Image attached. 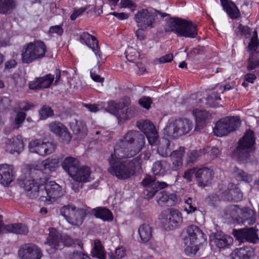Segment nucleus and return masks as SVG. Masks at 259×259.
<instances>
[{
    "instance_id": "1",
    "label": "nucleus",
    "mask_w": 259,
    "mask_h": 259,
    "mask_svg": "<svg viewBox=\"0 0 259 259\" xmlns=\"http://www.w3.org/2000/svg\"><path fill=\"white\" fill-rule=\"evenodd\" d=\"M124 143L119 146H115L114 153L108 158L110 165L108 171L119 180H126L134 176L136 172L142 171V161L137 157L132 160H123V158H131L135 155V152L125 151Z\"/></svg>"
},
{
    "instance_id": "2",
    "label": "nucleus",
    "mask_w": 259,
    "mask_h": 259,
    "mask_svg": "<svg viewBox=\"0 0 259 259\" xmlns=\"http://www.w3.org/2000/svg\"><path fill=\"white\" fill-rule=\"evenodd\" d=\"M47 48L45 42L37 40L24 45L21 51V60L23 63L30 64L41 60L46 56Z\"/></svg>"
},
{
    "instance_id": "3",
    "label": "nucleus",
    "mask_w": 259,
    "mask_h": 259,
    "mask_svg": "<svg viewBox=\"0 0 259 259\" xmlns=\"http://www.w3.org/2000/svg\"><path fill=\"white\" fill-rule=\"evenodd\" d=\"M169 30L180 36L195 38L197 35L196 26L191 21L174 18L169 20Z\"/></svg>"
},
{
    "instance_id": "4",
    "label": "nucleus",
    "mask_w": 259,
    "mask_h": 259,
    "mask_svg": "<svg viewBox=\"0 0 259 259\" xmlns=\"http://www.w3.org/2000/svg\"><path fill=\"white\" fill-rule=\"evenodd\" d=\"M193 126L190 120L180 118L168 123L163 130V134L169 138L175 139L188 133Z\"/></svg>"
},
{
    "instance_id": "5",
    "label": "nucleus",
    "mask_w": 259,
    "mask_h": 259,
    "mask_svg": "<svg viewBox=\"0 0 259 259\" xmlns=\"http://www.w3.org/2000/svg\"><path fill=\"white\" fill-rule=\"evenodd\" d=\"M158 14L161 18H164L168 14L157 11L155 9L149 7L147 9H141L137 12L134 17V19L139 27L151 28L154 27L155 17Z\"/></svg>"
},
{
    "instance_id": "6",
    "label": "nucleus",
    "mask_w": 259,
    "mask_h": 259,
    "mask_svg": "<svg viewBox=\"0 0 259 259\" xmlns=\"http://www.w3.org/2000/svg\"><path fill=\"white\" fill-rule=\"evenodd\" d=\"M121 143H124L123 147L125 151L135 152V155L139 152L145 144V137L143 134L137 131H129L115 146H119Z\"/></svg>"
},
{
    "instance_id": "7",
    "label": "nucleus",
    "mask_w": 259,
    "mask_h": 259,
    "mask_svg": "<svg viewBox=\"0 0 259 259\" xmlns=\"http://www.w3.org/2000/svg\"><path fill=\"white\" fill-rule=\"evenodd\" d=\"M255 143L254 133L251 130L246 132L243 137L238 141V145L234 151V155L240 160L246 159Z\"/></svg>"
},
{
    "instance_id": "8",
    "label": "nucleus",
    "mask_w": 259,
    "mask_h": 259,
    "mask_svg": "<svg viewBox=\"0 0 259 259\" xmlns=\"http://www.w3.org/2000/svg\"><path fill=\"white\" fill-rule=\"evenodd\" d=\"M60 212L69 224L78 226L82 224L85 215V212L83 209L77 208L70 205L61 207Z\"/></svg>"
},
{
    "instance_id": "9",
    "label": "nucleus",
    "mask_w": 259,
    "mask_h": 259,
    "mask_svg": "<svg viewBox=\"0 0 259 259\" xmlns=\"http://www.w3.org/2000/svg\"><path fill=\"white\" fill-rule=\"evenodd\" d=\"M240 124L238 117H226L217 122L213 132L217 136L222 137L235 130Z\"/></svg>"
},
{
    "instance_id": "10",
    "label": "nucleus",
    "mask_w": 259,
    "mask_h": 259,
    "mask_svg": "<svg viewBox=\"0 0 259 259\" xmlns=\"http://www.w3.org/2000/svg\"><path fill=\"white\" fill-rule=\"evenodd\" d=\"M39 199L46 204H50L56 201L57 198L62 195L61 187L54 181L46 183L41 190Z\"/></svg>"
},
{
    "instance_id": "11",
    "label": "nucleus",
    "mask_w": 259,
    "mask_h": 259,
    "mask_svg": "<svg viewBox=\"0 0 259 259\" xmlns=\"http://www.w3.org/2000/svg\"><path fill=\"white\" fill-rule=\"evenodd\" d=\"M142 184L145 187L143 196L146 199L152 198L159 190L168 186L165 182L156 181L155 179L150 176H146Z\"/></svg>"
},
{
    "instance_id": "12",
    "label": "nucleus",
    "mask_w": 259,
    "mask_h": 259,
    "mask_svg": "<svg viewBox=\"0 0 259 259\" xmlns=\"http://www.w3.org/2000/svg\"><path fill=\"white\" fill-rule=\"evenodd\" d=\"M230 208L231 210L237 213V221L239 223H242L245 226H250L255 223L256 214L252 209L248 207L240 208L236 205L231 206Z\"/></svg>"
},
{
    "instance_id": "13",
    "label": "nucleus",
    "mask_w": 259,
    "mask_h": 259,
    "mask_svg": "<svg viewBox=\"0 0 259 259\" xmlns=\"http://www.w3.org/2000/svg\"><path fill=\"white\" fill-rule=\"evenodd\" d=\"M161 217V222L166 230L174 229L182 222L181 213L177 210H165L162 212Z\"/></svg>"
},
{
    "instance_id": "14",
    "label": "nucleus",
    "mask_w": 259,
    "mask_h": 259,
    "mask_svg": "<svg viewBox=\"0 0 259 259\" xmlns=\"http://www.w3.org/2000/svg\"><path fill=\"white\" fill-rule=\"evenodd\" d=\"M29 149L32 153L46 156L55 151L56 146L52 142H43L40 140H32L29 143Z\"/></svg>"
},
{
    "instance_id": "15",
    "label": "nucleus",
    "mask_w": 259,
    "mask_h": 259,
    "mask_svg": "<svg viewBox=\"0 0 259 259\" xmlns=\"http://www.w3.org/2000/svg\"><path fill=\"white\" fill-rule=\"evenodd\" d=\"M18 184L23 188L26 195L30 199H35L40 196L43 185H39L35 180H19Z\"/></svg>"
},
{
    "instance_id": "16",
    "label": "nucleus",
    "mask_w": 259,
    "mask_h": 259,
    "mask_svg": "<svg viewBox=\"0 0 259 259\" xmlns=\"http://www.w3.org/2000/svg\"><path fill=\"white\" fill-rule=\"evenodd\" d=\"M42 255L40 249L32 243L23 245L18 251V256L20 259H40Z\"/></svg>"
},
{
    "instance_id": "17",
    "label": "nucleus",
    "mask_w": 259,
    "mask_h": 259,
    "mask_svg": "<svg viewBox=\"0 0 259 259\" xmlns=\"http://www.w3.org/2000/svg\"><path fill=\"white\" fill-rule=\"evenodd\" d=\"M257 230L251 227L239 230H234L233 234L236 239L241 242L244 241L252 243H256L259 240Z\"/></svg>"
},
{
    "instance_id": "18",
    "label": "nucleus",
    "mask_w": 259,
    "mask_h": 259,
    "mask_svg": "<svg viewBox=\"0 0 259 259\" xmlns=\"http://www.w3.org/2000/svg\"><path fill=\"white\" fill-rule=\"evenodd\" d=\"M50 233L47 237L45 244L49 245L53 250V251L57 249H61L63 245V238L62 236L53 228H49Z\"/></svg>"
},
{
    "instance_id": "19",
    "label": "nucleus",
    "mask_w": 259,
    "mask_h": 259,
    "mask_svg": "<svg viewBox=\"0 0 259 259\" xmlns=\"http://www.w3.org/2000/svg\"><path fill=\"white\" fill-rule=\"evenodd\" d=\"M213 176V171L205 167L198 169L195 172L198 185L201 187H205L210 184Z\"/></svg>"
},
{
    "instance_id": "20",
    "label": "nucleus",
    "mask_w": 259,
    "mask_h": 259,
    "mask_svg": "<svg viewBox=\"0 0 259 259\" xmlns=\"http://www.w3.org/2000/svg\"><path fill=\"white\" fill-rule=\"evenodd\" d=\"M13 166L7 164H0V183L5 186H8L14 179Z\"/></svg>"
},
{
    "instance_id": "21",
    "label": "nucleus",
    "mask_w": 259,
    "mask_h": 259,
    "mask_svg": "<svg viewBox=\"0 0 259 259\" xmlns=\"http://www.w3.org/2000/svg\"><path fill=\"white\" fill-rule=\"evenodd\" d=\"M222 196L228 201H239L242 199L243 193L236 185L230 183L227 189L222 192Z\"/></svg>"
},
{
    "instance_id": "22",
    "label": "nucleus",
    "mask_w": 259,
    "mask_h": 259,
    "mask_svg": "<svg viewBox=\"0 0 259 259\" xmlns=\"http://www.w3.org/2000/svg\"><path fill=\"white\" fill-rule=\"evenodd\" d=\"M50 130L59 136L65 142L68 143L71 140V137L67 128L60 122H53L50 124Z\"/></svg>"
},
{
    "instance_id": "23",
    "label": "nucleus",
    "mask_w": 259,
    "mask_h": 259,
    "mask_svg": "<svg viewBox=\"0 0 259 259\" xmlns=\"http://www.w3.org/2000/svg\"><path fill=\"white\" fill-rule=\"evenodd\" d=\"M79 40L91 48L96 56L101 58V53L99 49L98 41L95 36L87 32H83L80 34Z\"/></svg>"
},
{
    "instance_id": "24",
    "label": "nucleus",
    "mask_w": 259,
    "mask_h": 259,
    "mask_svg": "<svg viewBox=\"0 0 259 259\" xmlns=\"http://www.w3.org/2000/svg\"><path fill=\"white\" fill-rule=\"evenodd\" d=\"M70 177L76 182L87 183L90 182L92 178L91 177L90 168L85 166L77 167Z\"/></svg>"
},
{
    "instance_id": "25",
    "label": "nucleus",
    "mask_w": 259,
    "mask_h": 259,
    "mask_svg": "<svg viewBox=\"0 0 259 259\" xmlns=\"http://www.w3.org/2000/svg\"><path fill=\"white\" fill-rule=\"evenodd\" d=\"M54 78V76L51 74L37 78L29 84V88L31 90L48 88L51 85Z\"/></svg>"
},
{
    "instance_id": "26",
    "label": "nucleus",
    "mask_w": 259,
    "mask_h": 259,
    "mask_svg": "<svg viewBox=\"0 0 259 259\" xmlns=\"http://www.w3.org/2000/svg\"><path fill=\"white\" fill-rule=\"evenodd\" d=\"M211 241L220 249H226L231 246L233 242V239L230 236L217 234Z\"/></svg>"
},
{
    "instance_id": "27",
    "label": "nucleus",
    "mask_w": 259,
    "mask_h": 259,
    "mask_svg": "<svg viewBox=\"0 0 259 259\" xmlns=\"http://www.w3.org/2000/svg\"><path fill=\"white\" fill-rule=\"evenodd\" d=\"M253 249L250 246L236 248L231 254L232 259H250L253 255Z\"/></svg>"
},
{
    "instance_id": "28",
    "label": "nucleus",
    "mask_w": 259,
    "mask_h": 259,
    "mask_svg": "<svg viewBox=\"0 0 259 259\" xmlns=\"http://www.w3.org/2000/svg\"><path fill=\"white\" fill-rule=\"evenodd\" d=\"M193 114L196 120L195 131L201 129L205 125L206 121L208 120L210 116V115L206 111L197 109L193 110Z\"/></svg>"
},
{
    "instance_id": "29",
    "label": "nucleus",
    "mask_w": 259,
    "mask_h": 259,
    "mask_svg": "<svg viewBox=\"0 0 259 259\" xmlns=\"http://www.w3.org/2000/svg\"><path fill=\"white\" fill-rule=\"evenodd\" d=\"M187 236L186 240L189 239L190 244L196 242L197 239H205L204 234L202 231L195 225H191L187 229Z\"/></svg>"
},
{
    "instance_id": "30",
    "label": "nucleus",
    "mask_w": 259,
    "mask_h": 259,
    "mask_svg": "<svg viewBox=\"0 0 259 259\" xmlns=\"http://www.w3.org/2000/svg\"><path fill=\"white\" fill-rule=\"evenodd\" d=\"M1 230L7 233H13L17 234L26 235L28 232L27 227L22 224H13L4 226Z\"/></svg>"
},
{
    "instance_id": "31",
    "label": "nucleus",
    "mask_w": 259,
    "mask_h": 259,
    "mask_svg": "<svg viewBox=\"0 0 259 259\" xmlns=\"http://www.w3.org/2000/svg\"><path fill=\"white\" fill-rule=\"evenodd\" d=\"M152 227L147 223H144L139 226L138 233L140 238V242L146 243L149 241L152 236Z\"/></svg>"
},
{
    "instance_id": "32",
    "label": "nucleus",
    "mask_w": 259,
    "mask_h": 259,
    "mask_svg": "<svg viewBox=\"0 0 259 259\" xmlns=\"http://www.w3.org/2000/svg\"><path fill=\"white\" fill-rule=\"evenodd\" d=\"M174 144L166 139H162L158 146L157 152L162 157H166L171 154Z\"/></svg>"
},
{
    "instance_id": "33",
    "label": "nucleus",
    "mask_w": 259,
    "mask_h": 259,
    "mask_svg": "<svg viewBox=\"0 0 259 259\" xmlns=\"http://www.w3.org/2000/svg\"><path fill=\"white\" fill-rule=\"evenodd\" d=\"M94 245L92 251L93 257H96L99 259H106V253L103 247L102 246L101 242L98 239L94 241ZM108 259H115V256L112 253L108 255Z\"/></svg>"
},
{
    "instance_id": "34",
    "label": "nucleus",
    "mask_w": 259,
    "mask_h": 259,
    "mask_svg": "<svg viewBox=\"0 0 259 259\" xmlns=\"http://www.w3.org/2000/svg\"><path fill=\"white\" fill-rule=\"evenodd\" d=\"M23 141L21 136H18L9 140L7 148L11 154H14L15 152L19 153L23 150Z\"/></svg>"
},
{
    "instance_id": "35",
    "label": "nucleus",
    "mask_w": 259,
    "mask_h": 259,
    "mask_svg": "<svg viewBox=\"0 0 259 259\" xmlns=\"http://www.w3.org/2000/svg\"><path fill=\"white\" fill-rule=\"evenodd\" d=\"M70 126L73 133L77 136L78 138L82 139L87 135V128L82 120H76L75 122L71 123Z\"/></svg>"
},
{
    "instance_id": "36",
    "label": "nucleus",
    "mask_w": 259,
    "mask_h": 259,
    "mask_svg": "<svg viewBox=\"0 0 259 259\" xmlns=\"http://www.w3.org/2000/svg\"><path fill=\"white\" fill-rule=\"evenodd\" d=\"M78 160L73 157H67L65 158L62 163V167L70 176L74 174L75 169L78 167Z\"/></svg>"
},
{
    "instance_id": "37",
    "label": "nucleus",
    "mask_w": 259,
    "mask_h": 259,
    "mask_svg": "<svg viewBox=\"0 0 259 259\" xmlns=\"http://www.w3.org/2000/svg\"><path fill=\"white\" fill-rule=\"evenodd\" d=\"M220 1L223 8L231 18H237L239 16V10L233 3L229 2L228 0Z\"/></svg>"
},
{
    "instance_id": "38",
    "label": "nucleus",
    "mask_w": 259,
    "mask_h": 259,
    "mask_svg": "<svg viewBox=\"0 0 259 259\" xmlns=\"http://www.w3.org/2000/svg\"><path fill=\"white\" fill-rule=\"evenodd\" d=\"M94 215L103 220L104 221H111L113 220V217L112 212L105 207H97L93 210Z\"/></svg>"
},
{
    "instance_id": "39",
    "label": "nucleus",
    "mask_w": 259,
    "mask_h": 259,
    "mask_svg": "<svg viewBox=\"0 0 259 259\" xmlns=\"http://www.w3.org/2000/svg\"><path fill=\"white\" fill-rule=\"evenodd\" d=\"M59 162V159L57 156L52 157L42 161L41 167L46 171H53L58 166Z\"/></svg>"
},
{
    "instance_id": "40",
    "label": "nucleus",
    "mask_w": 259,
    "mask_h": 259,
    "mask_svg": "<svg viewBox=\"0 0 259 259\" xmlns=\"http://www.w3.org/2000/svg\"><path fill=\"white\" fill-rule=\"evenodd\" d=\"M234 173L235 177L239 181H243L246 183H250L253 180V177L251 175L246 173L245 171L237 167H234Z\"/></svg>"
},
{
    "instance_id": "41",
    "label": "nucleus",
    "mask_w": 259,
    "mask_h": 259,
    "mask_svg": "<svg viewBox=\"0 0 259 259\" xmlns=\"http://www.w3.org/2000/svg\"><path fill=\"white\" fill-rule=\"evenodd\" d=\"M14 7L15 3L13 0H0V14H8Z\"/></svg>"
},
{
    "instance_id": "42",
    "label": "nucleus",
    "mask_w": 259,
    "mask_h": 259,
    "mask_svg": "<svg viewBox=\"0 0 259 259\" xmlns=\"http://www.w3.org/2000/svg\"><path fill=\"white\" fill-rule=\"evenodd\" d=\"M137 126L146 135L149 133L155 130L154 124L149 120H142L138 121Z\"/></svg>"
},
{
    "instance_id": "43",
    "label": "nucleus",
    "mask_w": 259,
    "mask_h": 259,
    "mask_svg": "<svg viewBox=\"0 0 259 259\" xmlns=\"http://www.w3.org/2000/svg\"><path fill=\"white\" fill-rule=\"evenodd\" d=\"M165 162L164 161H157L153 165L152 170L155 176H163L165 172Z\"/></svg>"
},
{
    "instance_id": "44",
    "label": "nucleus",
    "mask_w": 259,
    "mask_h": 259,
    "mask_svg": "<svg viewBox=\"0 0 259 259\" xmlns=\"http://www.w3.org/2000/svg\"><path fill=\"white\" fill-rule=\"evenodd\" d=\"M120 110H121V108L118 103L112 101L108 102V106L107 107V111L116 115L118 118H119V115H121L119 114Z\"/></svg>"
},
{
    "instance_id": "45",
    "label": "nucleus",
    "mask_w": 259,
    "mask_h": 259,
    "mask_svg": "<svg viewBox=\"0 0 259 259\" xmlns=\"http://www.w3.org/2000/svg\"><path fill=\"white\" fill-rule=\"evenodd\" d=\"M259 46V40L257 38V32L254 30L251 36L250 40L248 45V49L249 51H255Z\"/></svg>"
},
{
    "instance_id": "46",
    "label": "nucleus",
    "mask_w": 259,
    "mask_h": 259,
    "mask_svg": "<svg viewBox=\"0 0 259 259\" xmlns=\"http://www.w3.org/2000/svg\"><path fill=\"white\" fill-rule=\"evenodd\" d=\"M235 32L237 36L241 37L243 36L247 37L250 34V28L247 26H243L240 24L237 28H236Z\"/></svg>"
},
{
    "instance_id": "47",
    "label": "nucleus",
    "mask_w": 259,
    "mask_h": 259,
    "mask_svg": "<svg viewBox=\"0 0 259 259\" xmlns=\"http://www.w3.org/2000/svg\"><path fill=\"white\" fill-rule=\"evenodd\" d=\"M185 203L184 210L187 213H193L197 210L194 201L192 198L190 197L187 198L185 200Z\"/></svg>"
},
{
    "instance_id": "48",
    "label": "nucleus",
    "mask_w": 259,
    "mask_h": 259,
    "mask_svg": "<svg viewBox=\"0 0 259 259\" xmlns=\"http://www.w3.org/2000/svg\"><path fill=\"white\" fill-rule=\"evenodd\" d=\"M53 110L51 107L46 105L42 106L39 112L40 119L42 120L53 116Z\"/></svg>"
},
{
    "instance_id": "49",
    "label": "nucleus",
    "mask_w": 259,
    "mask_h": 259,
    "mask_svg": "<svg viewBox=\"0 0 259 259\" xmlns=\"http://www.w3.org/2000/svg\"><path fill=\"white\" fill-rule=\"evenodd\" d=\"M99 63H100V60L98 59V62H97V65L95 66L94 68H92L91 70L90 75H91V77L94 81H95L96 82H98L103 83L104 80V78L103 77H101L99 75H98L97 74V71L98 70H99V66L98 65Z\"/></svg>"
},
{
    "instance_id": "50",
    "label": "nucleus",
    "mask_w": 259,
    "mask_h": 259,
    "mask_svg": "<svg viewBox=\"0 0 259 259\" xmlns=\"http://www.w3.org/2000/svg\"><path fill=\"white\" fill-rule=\"evenodd\" d=\"M221 100V98L217 93H213L208 96L206 98V103L210 107H213L217 105V102Z\"/></svg>"
},
{
    "instance_id": "51",
    "label": "nucleus",
    "mask_w": 259,
    "mask_h": 259,
    "mask_svg": "<svg viewBox=\"0 0 259 259\" xmlns=\"http://www.w3.org/2000/svg\"><path fill=\"white\" fill-rule=\"evenodd\" d=\"M203 151L205 152H207L208 156L210 158L213 159L217 157L220 154L219 149L215 147H206L203 148Z\"/></svg>"
},
{
    "instance_id": "52",
    "label": "nucleus",
    "mask_w": 259,
    "mask_h": 259,
    "mask_svg": "<svg viewBox=\"0 0 259 259\" xmlns=\"http://www.w3.org/2000/svg\"><path fill=\"white\" fill-rule=\"evenodd\" d=\"M138 111V108L135 106H131L126 110L125 113H122L121 115L119 116L121 119L125 120L127 118L132 117Z\"/></svg>"
},
{
    "instance_id": "53",
    "label": "nucleus",
    "mask_w": 259,
    "mask_h": 259,
    "mask_svg": "<svg viewBox=\"0 0 259 259\" xmlns=\"http://www.w3.org/2000/svg\"><path fill=\"white\" fill-rule=\"evenodd\" d=\"M256 79V76L254 73H247L244 76V81L242 82V85L244 87L246 88L248 85V83H253Z\"/></svg>"
},
{
    "instance_id": "54",
    "label": "nucleus",
    "mask_w": 259,
    "mask_h": 259,
    "mask_svg": "<svg viewBox=\"0 0 259 259\" xmlns=\"http://www.w3.org/2000/svg\"><path fill=\"white\" fill-rule=\"evenodd\" d=\"M89 8V6L84 7L80 8L78 9H74L73 13L70 16V19L71 20H75L77 17L81 15Z\"/></svg>"
},
{
    "instance_id": "55",
    "label": "nucleus",
    "mask_w": 259,
    "mask_h": 259,
    "mask_svg": "<svg viewBox=\"0 0 259 259\" xmlns=\"http://www.w3.org/2000/svg\"><path fill=\"white\" fill-rule=\"evenodd\" d=\"M149 143L151 145L154 144L158 139V135L156 130L146 135Z\"/></svg>"
},
{
    "instance_id": "56",
    "label": "nucleus",
    "mask_w": 259,
    "mask_h": 259,
    "mask_svg": "<svg viewBox=\"0 0 259 259\" xmlns=\"http://www.w3.org/2000/svg\"><path fill=\"white\" fill-rule=\"evenodd\" d=\"M259 66V59L253 60L252 57H249L247 61V70L251 71Z\"/></svg>"
},
{
    "instance_id": "57",
    "label": "nucleus",
    "mask_w": 259,
    "mask_h": 259,
    "mask_svg": "<svg viewBox=\"0 0 259 259\" xmlns=\"http://www.w3.org/2000/svg\"><path fill=\"white\" fill-rule=\"evenodd\" d=\"M152 103L151 99L148 97H143L139 100V104L147 109H149L150 108Z\"/></svg>"
},
{
    "instance_id": "58",
    "label": "nucleus",
    "mask_w": 259,
    "mask_h": 259,
    "mask_svg": "<svg viewBox=\"0 0 259 259\" xmlns=\"http://www.w3.org/2000/svg\"><path fill=\"white\" fill-rule=\"evenodd\" d=\"M206 201L210 206L214 207L219 204L220 202V199L218 195H211L208 196L206 198Z\"/></svg>"
},
{
    "instance_id": "59",
    "label": "nucleus",
    "mask_w": 259,
    "mask_h": 259,
    "mask_svg": "<svg viewBox=\"0 0 259 259\" xmlns=\"http://www.w3.org/2000/svg\"><path fill=\"white\" fill-rule=\"evenodd\" d=\"M63 32L64 31L62 25L51 26L49 31L50 34L56 33L59 36H61L63 34Z\"/></svg>"
},
{
    "instance_id": "60",
    "label": "nucleus",
    "mask_w": 259,
    "mask_h": 259,
    "mask_svg": "<svg viewBox=\"0 0 259 259\" xmlns=\"http://www.w3.org/2000/svg\"><path fill=\"white\" fill-rule=\"evenodd\" d=\"M184 153V148L180 147L178 150H174L172 152H171V154L169 156H171V159L176 158V159H182Z\"/></svg>"
},
{
    "instance_id": "61",
    "label": "nucleus",
    "mask_w": 259,
    "mask_h": 259,
    "mask_svg": "<svg viewBox=\"0 0 259 259\" xmlns=\"http://www.w3.org/2000/svg\"><path fill=\"white\" fill-rule=\"evenodd\" d=\"M168 194L167 192L165 191H162L159 194V197L158 199V203L159 204H162V203L165 204L167 206L168 202Z\"/></svg>"
},
{
    "instance_id": "62",
    "label": "nucleus",
    "mask_w": 259,
    "mask_h": 259,
    "mask_svg": "<svg viewBox=\"0 0 259 259\" xmlns=\"http://www.w3.org/2000/svg\"><path fill=\"white\" fill-rule=\"evenodd\" d=\"M26 116V114L23 112L20 111L17 113V115L15 117V123L17 125H20L23 123L24 121Z\"/></svg>"
},
{
    "instance_id": "63",
    "label": "nucleus",
    "mask_w": 259,
    "mask_h": 259,
    "mask_svg": "<svg viewBox=\"0 0 259 259\" xmlns=\"http://www.w3.org/2000/svg\"><path fill=\"white\" fill-rule=\"evenodd\" d=\"M204 53V48L203 47H198L191 50L188 54L187 57L195 56L201 55Z\"/></svg>"
},
{
    "instance_id": "64",
    "label": "nucleus",
    "mask_w": 259,
    "mask_h": 259,
    "mask_svg": "<svg viewBox=\"0 0 259 259\" xmlns=\"http://www.w3.org/2000/svg\"><path fill=\"white\" fill-rule=\"evenodd\" d=\"M199 157L198 150H194L190 152L187 158V163H193Z\"/></svg>"
}]
</instances>
